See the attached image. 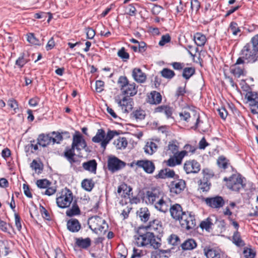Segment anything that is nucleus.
Listing matches in <instances>:
<instances>
[{
	"label": "nucleus",
	"mask_w": 258,
	"mask_h": 258,
	"mask_svg": "<svg viewBox=\"0 0 258 258\" xmlns=\"http://www.w3.org/2000/svg\"><path fill=\"white\" fill-rule=\"evenodd\" d=\"M133 99L129 96H125L121 100L117 101V104L121 107L123 112L128 113L131 111L133 108Z\"/></svg>",
	"instance_id": "13"
},
{
	"label": "nucleus",
	"mask_w": 258,
	"mask_h": 258,
	"mask_svg": "<svg viewBox=\"0 0 258 258\" xmlns=\"http://www.w3.org/2000/svg\"><path fill=\"white\" fill-rule=\"evenodd\" d=\"M73 195L72 191L65 187L60 192L57 194L56 203L57 206L61 209L69 208L73 202Z\"/></svg>",
	"instance_id": "4"
},
{
	"label": "nucleus",
	"mask_w": 258,
	"mask_h": 258,
	"mask_svg": "<svg viewBox=\"0 0 258 258\" xmlns=\"http://www.w3.org/2000/svg\"><path fill=\"white\" fill-rule=\"evenodd\" d=\"M243 254L245 258H254L256 254L255 252L253 249L248 247L244 248Z\"/></svg>",
	"instance_id": "53"
},
{
	"label": "nucleus",
	"mask_w": 258,
	"mask_h": 258,
	"mask_svg": "<svg viewBox=\"0 0 258 258\" xmlns=\"http://www.w3.org/2000/svg\"><path fill=\"white\" fill-rule=\"evenodd\" d=\"M186 187V182L179 177L174 179L169 185L170 192L173 195H177L181 193Z\"/></svg>",
	"instance_id": "6"
},
{
	"label": "nucleus",
	"mask_w": 258,
	"mask_h": 258,
	"mask_svg": "<svg viewBox=\"0 0 258 258\" xmlns=\"http://www.w3.org/2000/svg\"><path fill=\"white\" fill-rule=\"evenodd\" d=\"M189 117L190 118H189L187 122L194 123L195 125L191 128L194 130H196L199 126L200 122H202L200 119V117L199 112L196 110H191V113Z\"/></svg>",
	"instance_id": "17"
},
{
	"label": "nucleus",
	"mask_w": 258,
	"mask_h": 258,
	"mask_svg": "<svg viewBox=\"0 0 258 258\" xmlns=\"http://www.w3.org/2000/svg\"><path fill=\"white\" fill-rule=\"evenodd\" d=\"M143 228L140 227L138 230L139 235L135 236L136 243L138 246H151L154 249L159 248L161 245V239L156 237L152 231H146L145 233L141 232Z\"/></svg>",
	"instance_id": "1"
},
{
	"label": "nucleus",
	"mask_w": 258,
	"mask_h": 258,
	"mask_svg": "<svg viewBox=\"0 0 258 258\" xmlns=\"http://www.w3.org/2000/svg\"><path fill=\"white\" fill-rule=\"evenodd\" d=\"M97 166V163L94 159L84 162L82 164V167L85 170L94 174L96 173Z\"/></svg>",
	"instance_id": "24"
},
{
	"label": "nucleus",
	"mask_w": 258,
	"mask_h": 258,
	"mask_svg": "<svg viewBox=\"0 0 258 258\" xmlns=\"http://www.w3.org/2000/svg\"><path fill=\"white\" fill-rule=\"evenodd\" d=\"M200 3L198 0H191L190 2V8L192 10L197 12L200 8Z\"/></svg>",
	"instance_id": "64"
},
{
	"label": "nucleus",
	"mask_w": 258,
	"mask_h": 258,
	"mask_svg": "<svg viewBox=\"0 0 258 258\" xmlns=\"http://www.w3.org/2000/svg\"><path fill=\"white\" fill-rule=\"evenodd\" d=\"M132 76L134 80L138 83H144L146 80V75L139 68H135L132 72Z\"/></svg>",
	"instance_id": "19"
},
{
	"label": "nucleus",
	"mask_w": 258,
	"mask_h": 258,
	"mask_svg": "<svg viewBox=\"0 0 258 258\" xmlns=\"http://www.w3.org/2000/svg\"><path fill=\"white\" fill-rule=\"evenodd\" d=\"M113 144L117 149H122L126 148L127 142L125 138L119 137L117 139L114 141Z\"/></svg>",
	"instance_id": "39"
},
{
	"label": "nucleus",
	"mask_w": 258,
	"mask_h": 258,
	"mask_svg": "<svg viewBox=\"0 0 258 258\" xmlns=\"http://www.w3.org/2000/svg\"><path fill=\"white\" fill-rule=\"evenodd\" d=\"M118 133L116 131L109 130L107 134H105V138L101 143V147L103 149V151L106 149L107 144L109 142L114 138L115 135H117Z\"/></svg>",
	"instance_id": "22"
},
{
	"label": "nucleus",
	"mask_w": 258,
	"mask_h": 258,
	"mask_svg": "<svg viewBox=\"0 0 258 258\" xmlns=\"http://www.w3.org/2000/svg\"><path fill=\"white\" fill-rule=\"evenodd\" d=\"M75 149H76L73 148V147L71 145V148L69 147H66L64 152V157L66 158L67 160L71 164L76 162L74 158V156L76 155L75 152Z\"/></svg>",
	"instance_id": "21"
},
{
	"label": "nucleus",
	"mask_w": 258,
	"mask_h": 258,
	"mask_svg": "<svg viewBox=\"0 0 258 258\" xmlns=\"http://www.w3.org/2000/svg\"><path fill=\"white\" fill-rule=\"evenodd\" d=\"M137 87L136 84L133 83L131 84L128 83L124 90L121 92L123 95H126L127 96H134L137 93Z\"/></svg>",
	"instance_id": "26"
},
{
	"label": "nucleus",
	"mask_w": 258,
	"mask_h": 258,
	"mask_svg": "<svg viewBox=\"0 0 258 258\" xmlns=\"http://www.w3.org/2000/svg\"><path fill=\"white\" fill-rule=\"evenodd\" d=\"M210 186L211 183L208 181H205L204 179L203 181L200 180V183L199 184V189L203 192L208 191L210 188Z\"/></svg>",
	"instance_id": "49"
},
{
	"label": "nucleus",
	"mask_w": 258,
	"mask_h": 258,
	"mask_svg": "<svg viewBox=\"0 0 258 258\" xmlns=\"http://www.w3.org/2000/svg\"><path fill=\"white\" fill-rule=\"evenodd\" d=\"M137 214L142 221L146 222L149 220L150 213L147 207L140 208V210L138 211Z\"/></svg>",
	"instance_id": "29"
},
{
	"label": "nucleus",
	"mask_w": 258,
	"mask_h": 258,
	"mask_svg": "<svg viewBox=\"0 0 258 258\" xmlns=\"http://www.w3.org/2000/svg\"><path fill=\"white\" fill-rule=\"evenodd\" d=\"M195 73L194 67H186L183 69L182 76L186 80H188Z\"/></svg>",
	"instance_id": "40"
},
{
	"label": "nucleus",
	"mask_w": 258,
	"mask_h": 258,
	"mask_svg": "<svg viewBox=\"0 0 258 258\" xmlns=\"http://www.w3.org/2000/svg\"><path fill=\"white\" fill-rule=\"evenodd\" d=\"M161 76L166 79H171L173 78L175 75V74L174 72L169 69L168 68H164L161 72H160Z\"/></svg>",
	"instance_id": "44"
},
{
	"label": "nucleus",
	"mask_w": 258,
	"mask_h": 258,
	"mask_svg": "<svg viewBox=\"0 0 258 258\" xmlns=\"http://www.w3.org/2000/svg\"><path fill=\"white\" fill-rule=\"evenodd\" d=\"M217 163L218 167L223 170L228 168L230 165L229 161L224 156H220L217 160Z\"/></svg>",
	"instance_id": "37"
},
{
	"label": "nucleus",
	"mask_w": 258,
	"mask_h": 258,
	"mask_svg": "<svg viewBox=\"0 0 258 258\" xmlns=\"http://www.w3.org/2000/svg\"><path fill=\"white\" fill-rule=\"evenodd\" d=\"M135 164L138 167L143 168L144 171L148 174H152L155 169L154 163L150 160H140L136 162H133L131 164V166Z\"/></svg>",
	"instance_id": "10"
},
{
	"label": "nucleus",
	"mask_w": 258,
	"mask_h": 258,
	"mask_svg": "<svg viewBox=\"0 0 258 258\" xmlns=\"http://www.w3.org/2000/svg\"><path fill=\"white\" fill-rule=\"evenodd\" d=\"M133 116L137 119L142 120L145 118V114L143 110H136L133 112Z\"/></svg>",
	"instance_id": "63"
},
{
	"label": "nucleus",
	"mask_w": 258,
	"mask_h": 258,
	"mask_svg": "<svg viewBox=\"0 0 258 258\" xmlns=\"http://www.w3.org/2000/svg\"><path fill=\"white\" fill-rule=\"evenodd\" d=\"M36 183L40 188H46L50 185L51 183L46 179H41L37 180Z\"/></svg>",
	"instance_id": "47"
},
{
	"label": "nucleus",
	"mask_w": 258,
	"mask_h": 258,
	"mask_svg": "<svg viewBox=\"0 0 258 258\" xmlns=\"http://www.w3.org/2000/svg\"><path fill=\"white\" fill-rule=\"evenodd\" d=\"M155 207L156 209L164 213L168 211L169 208L168 202L165 201L163 197H161L159 200L157 201L155 204Z\"/></svg>",
	"instance_id": "20"
},
{
	"label": "nucleus",
	"mask_w": 258,
	"mask_h": 258,
	"mask_svg": "<svg viewBox=\"0 0 258 258\" xmlns=\"http://www.w3.org/2000/svg\"><path fill=\"white\" fill-rule=\"evenodd\" d=\"M240 54V56L237 59V64L254 63L258 60V51L250 43L243 46Z\"/></svg>",
	"instance_id": "2"
},
{
	"label": "nucleus",
	"mask_w": 258,
	"mask_h": 258,
	"mask_svg": "<svg viewBox=\"0 0 258 258\" xmlns=\"http://www.w3.org/2000/svg\"><path fill=\"white\" fill-rule=\"evenodd\" d=\"M167 242L173 246H177L179 244L180 240L179 237L176 234H172L167 238Z\"/></svg>",
	"instance_id": "45"
},
{
	"label": "nucleus",
	"mask_w": 258,
	"mask_h": 258,
	"mask_svg": "<svg viewBox=\"0 0 258 258\" xmlns=\"http://www.w3.org/2000/svg\"><path fill=\"white\" fill-rule=\"evenodd\" d=\"M117 83L120 87V90L122 92L124 88L126 87L129 82L127 78L125 76H120L117 81Z\"/></svg>",
	"instance_id": "46"
},
{
	"label": "nucleus",
	"mask_w": 258,
	"mask_h": 258,
	"mask_svg": "<svg viewBox=\"0 0 258 258\" xmlns=\"http://www.w3.org/2000/svg\"><path fill=\"white\" fill-rule=\"evenodd\" d=\"M204 254L207 258H220L221 254L218 250L214 248H204Z\"/></svg>",
	"instance_id": "32"
},
{
	"label": "nucleus",
	"mask_w": 258,
	"mask_h": 258,
	"mask_svg": "<svg viewBox=\"0 0 258 258\" xmlns=\"http://www.w3.org/2000/svg\"><path fill=\"white\" fill-rule=\"evenodd\" d=\"M162 192H160L158 189H153L151 190H148L146 192V196L150 204H155L156 201L161 198Z\"/></svg>",
	"instance_id": "15"
},
{
	"label": "nucleus",
	"mask_w": 258,
	"mask_h": 258,
	"mask_svg": "<svg viewBox=\"0 0 258 258\" xmlns=\"http://www.w3.org/2000/svg\"><path fill=\"white\" fill-rule=\"evenodd\" d=\"M229 30L232 32L234 35H237L238 33L240 32V29L238 27V24L235 22H231L230 23Z\"/></svg>",
	"instance_id": "52"
},
{
	"label": "nucleus",
	"mask_w": 258,
	"mask_h": 258,
	"mask_svg": "<svg viewBox=\"0 0 258 258\" xmlns=\"http://www.w3.org/2000/svg\"><path fill=\"white\" fill-rule=\"evenodd\" d=\"M27 41L34 45H39V41L33 33H29L27 36Z\"/></svg>",
	"instance_id": "61"
},
{
	"label": "nucleus",
	"mask_w": 258,
	"mask_h": 258,
	"mask_svg": "<svg viewBox=\"0 0 258 258\" xmlns=\"http://www.w3.org/2000/svg\"><path fill=\"white\" fill-rule=\"evenodd\" d=\"M232 241L233 243L239 247H242L245 245L244 241L241 239L240 233L238 231L234 232L232 236Z\"/></svg>",
	"instance_id": "34"
},
{
	"label": "nucleus",
	"mask_w": 258,
	"mask_h": 258,
	"mask_svg": "<svg viewBox=\"0 0 258 258\" xmlns=\"http://www.w3.org/2000/svg\"><path fill=\"white\" fill-rule=\"evenodd\" d=\"M160 221L157 219H154L149 222V224L146 226L143 227V229L148 231H157L159 228L161 227V225L159 224Z\"/></svg>",
	"instance_id": "31"
},
{
	"label": "nucleus",
	"mask_w": 258,
	"mask_h": 258,
	"mask_svg": "<svg viewBox=\"0 0 258 258\" xmlns=\"http://www.w3.org/2000/svg\"><path fill=\"white\" fill-rule=\"evenodd\" d=\"M212 225V219L210 218H208L201 222L200 227L203 229H205L208 230L211 228Z\"/></svg>",
	"instance_id": "51"
},
{
	"label": "nucleus",
	"mask_w": 258,
	"mask_h": 258,
	"mask_svg": "<svg viewBox=\"0 0 258 258\" xmlns=\"http://www.w3.org/2000/svg\"><path fill=\"white\" fill-rule=\"evenodd\" d=\"M144 149L146 154L152 155L156 151L157 149V146L153 142H148L144 147Z\"/></svg>",
	"instance_id": "35"
},
{
	"label": "nucleus",
	"mask_w": 258,
	"mask_h": 258,
	"mask_svg": "<svg viewBox=\"0 0 258 258\" xmlns=\"http://www.w3.org/2000/svg\"><path fill=\"white\" fill-rule=\"evenodd\" d=\"M194 40L198 46H203L205 45L207 39L204 34L201 33H197L194 35Z\"/></svg>",
	"instance_id": "36"
},
{
	"label": "nucleus",
	"mask_w": 258,
	"mask_h": 258,
	"mask_svg": "<svg viewBox=\"0 0 258 258\" xmlns=\"http://www.w3.org/2000/svg\"><path fill=\"white\" fill-rule=\"evenodd\" d=\"M245 178H242L240 175L233 174L229 177H224V180L226 181L227 187L235 191H239L241 189L248 190L246 184L244 183Z\"/></svg>",
	"instance_id": "3"
},
{
	"label": "nucleus",
	"mask_w": 258,
	"mask_h": 258,
	"mask_svg": "<svg viewBox=\"0 0 258 258\" xmlns=\"http://www.w3.org/2000/svg\"><path fill=\"white\" fill-rule=\"evenodd\" d=\"M125 163L114 156L108 157L107 161L108 169L112 172H115L124 167Z\"/></svg>",
	"instance_id": "8"
},
{
	"label": "nucleus",
	"mask_w": 258,
	"mask_h": 258,
	"mask_svg": "<svg viewBox=\"0 0 258 258\" xmlns=\"http://www.w3.org/2000/svg\"><path fill=\"white\" fill-rule=\"evenodd\" d=\"M28 62V60L24 57V54L20 56L16 61L15 64L19 68H23Z\"/></svg>",
	"instance_id": "54"
},
{
	"label": "nucleus",
	"mask_w": 258,
	"mask_h": 258,
	"mask_svg": "<svg viewBox=\"0 0 258 258\" xmlns=\"http://www.w3.org/2000/svg\"><path fill=\"white\" fill-rule=\"evenodd\" d=\"M191 109H188V110H184L181 112L179 113V116L180 117V119L188 121L189 118H190V113Z\"/></svg>",
	"instance_id": "57"
},
{
	"label": "nucleus",
	"mask_w": 258,
	"mask_h": 258,
	"mask_svg": "<svg viewBox=\"0 0 258 258\" xmlns=\"http://www.w3.org/2000/svg\"><path fill=\"white\" fill-rule=\"evenodd\" d=\"M156 111L164 113L167 118L171 117L172 114V108L168 106H159L156 108Z\"/></svg>",
	"instance_id": "43"
},
{
	"label": "nucleus",
	"mask_w": 258,
	"mask_h": 258,
	"mask_svg": "<svg viewBox=\"0 0 258 258\" xmlns=\"http://www.w3.org/2000/svg\"><path fill=\"white\" fill-rule=\"evenodd\" d=\"M169 211L172 218L175 220L179 219V217L183 212L181 206L178 204L171 206L169 208Z\"/></svg>",
	"instance_id": "18"
},
{
	"label": "nucleus",
	"mask_w": 258,
	"mask_h": 258,
	"mask_svg": "<svg viewBox=\"0 0 258 258\" xmlns=\"http://www.w3.org/2000/svg\"><path fill=\"white\" fill-rule=\"evenodd\" d=\"M118 56L122 59H127L130 57L129 54L125 51L124 47H122L117 52Z\"/></svg>",
	"instance_id": "60"
},
{
	"label": "nucleus",
	"mask_w": 258,
	"mask_h": 258,
	"mask_svg": "<svg viewBox=\"0 0 258 258\" xmlns=\"http://www.w3.org/2000/svg\"><path fill=\"white\" fill-rule=\"evenodd\" d=\"M88 224L89 228L94 231L98 230L101 232H105L106 231L105 226L106 227H108L105 220L97 216L89 218Z\"/></svg>",
	"instance_id": "5"
},
{
	"label": "nucleus",
	"mask_w": 258,
	"mask_h": 258,
	"mask_svg": "<svg viewBox=\"0 0 258 258\" xmlns=\"http://www.w3.org/2000/svg\"><path fill=\"white\" fill-rule=\"evenodd\" d=\"M132 190V188L125 183L121 184L117 188V192L118 194H121L122 192V194L121 196L123 198L129 197L130 195V192Z\"/></svg>",
	"instance_id": "30"
},
{
	"label": "nucleus",
	"mask_w": 258,
	"mask_h": 258,
	"mask_svg": "<svg viewBox=\"0 0 258 258\" xmlns=\"http://www.w3.org/2000/svg\"><path fill=\"white\" fill-rule=\"evenodd\" d=\"M82 186L86 191H90L94 186V183L92 179H85L82 182Z\"/></svg>",
	"instance_id": "42"
},
{
	"label": "nucleus",
	"mask_w": 258,
	"mask_h": 258,
	"mask_svg": "<svg viewBox=\"0 0 258 258\" xmlns=\"http://www.w3.org/2000/svg\"><path fill=\"white\" fill-rule=\"evenodd\" d=\"M66 213L67 216L70 217L81 214V210L76 201L73 203L72 207L68 209Z\"/></svg>",
	"instance_id": "28"
},
{
	"label": "nucleus",
	"mask_w": 258,
	"mask_h": 258,
	"mask_svg": "<svg viewBox=\"0 0 258 258\" xmlns=\"http://www.w3.org/2000/svg\"><path fill=\"white\" fill-rule=\"evenodd\" d=\"M187 218H188L190 220V224H191L190 226H192V223H194L193 221L194 220V215H192L191 212L183 211L179 217V219H178V221H179L181 225H185V223L186 222L185 221H186ZM186 224L187 223L186 225Z\"/></svg>",
	"instance_id": "27"
},
{
	"label": "nucleus",
	"mask_w": 258,
	"mask_h": 258,
	"mask_svg": "<svg viewBox=\"0 0 258 258\" xmlns=\"http://www.w3.org/2000/svg\"><path fill=\"white\" fill-rule=\"evenodd\" d=\"M72 146L77 151H80L83 149L87 151L86 142L81 134L78 131L76 132L75 134L73 135Z\"/></svg>",
	"instance_id": "9"
},
{
	"label": "nucleus",
	"mask_w": 258,
	"mask_h": 258,
	"mask_svg": "<svg viewBox=\"0 0 258 258\" xmlns=\"http://www.w3.org/2000/svg\"><path fill=\"white\" fill-rule=\"evenodd\" d=\"M149 102L152 104H159L162 100V96L160 93L156 91H153L150 93L149 96Z\"/></svg>",
	"instance_id": "33"
},
{
	"label": "nucleus",
	"mask_w": 258,
	"mask_h": 258,
	"mask_svg": "<svg viewBox=\"0 0 258 258\" xmlns=\"http://www.w3.org/2000/svg\"><path fill=\"white\" fill-rule=\"evenodd\" d=\"M105 132L103 129L98 130L96 135L92 139V141L94 143H101L105 138Z\"/></svg>",
	"instance_id": "38"
},
{
	"label": "nucleus",
	"mask_w": 258,
	"mask_h": 258,
	"mask_svg": "<svg viewBox=\"0 0 258 258\" xmlns=\"http://www.w3.org/2000/svg\"><path fill=\"white\" fill-rule=\"evenodd\" d=\"M202 171L204 177L207 179H210L214 176V172L210 169L204 168Z\"/></svg>",
	"instance_id": "59"
},
{
	"label": "nucleus",
	"mask_w": 258,
	"mask_h": 258,
	"mask_svg": "<svg viewBox=\"0 0 258 258\" xmlns=\"http://www.w3.org/2000/svg\"><path fill=\"white\" fill-rule=\"evenodd\" d=\"M183 169L187 174L198 173L201 170V165L196 160H189L184 163Z\"/></svg>",
	"instance_id": "11"
},
{
	"label": "nucleus",
	"mask_w": 258,
	"mask_h": 258,
	"mask_svg": "<svg viewBox=\"0 0 258 258\" xmlns=\"http://www.w3.org/2000/svg\"><path fill=\"white\" fill-rule=\"evenodd\" d=\"M75 245L78 247L87 249L91 245V240L89 237L83 238V237H78L75 239Z\"/></svg>",
	"instance_id": "16"
},
{
	"label": "nucleus",
	"mask_w": 258,
	"mask_h": 258,
	"mask_svg": "<svg viewBox=\"0 0 258 258\" xmlns=\"http://www.w3.org/2000/svg\"><path fill=\"white\" fill-rule=\"evenodd\" d=\"M245 98H246L248 101H250L252 102L253 104H254L255 102H256L255 100L258 99V93L252 91L248 92L245 95Z\"/></svg>",
	"instance_id": "48"
},
{
	"label": "nucleus",
	"mask_w": 258,
	"mask_h": 258,
	"mask_svg": "<svg viewBox=\"0 0 258 258\" xmlns=\"http://www.w3.org/2000/svg\"><path fill=\"white\" fill-rule=\"evenodd\" d=\"M170 40L171 37L168 34L162 35L161 40L159 42V45L164 46L166 43L169 42Z\"/></svg>",
	"instance_id": "62"
},
{
	"label": "nucleus",
	"mask_w": 258,
	"mask_h": 258,
	"mask_svg": "<svg viewBox=\"0 0 258 258\" xmlns=\"http://www.w3.org/2000/svg\"><path fill=\"white\" fill-rule=\"evenodd\" d=\"M168 149L171 152V153L178 154V146L175 144L174 141L170 142L168 145Z\"/></svg>",
	"instance_id": "55"
},
{
	"label": "nucleus",
	"mask_w": 258,
	"mask_h": 258,
	"mask_svg": "<svg viewBox=\"0 0 258 258\" xmlns=\"http://www.w3.org/2000/svg\"><path fill=\"white\" fill-rule=\"evenodd\" d=\"M52 135V136H51V143L53 144L55 143L58 144L63 139L62 135L58 132H53Z\"/></svg>",
	"instance_id": "50"
},
{
	"label": "nucleus",
	"mask_w": 258,
	"mask_h": 258,
	"mask_svg": "<svg viewBox=\"0 0 258 258\" xmlns=\"http://www.w3.org/2000/svg\"><path fill=\"white\" fill-rule=\"evenodd\" d=\"M67 229L73 233H76L81 229V224L79 220L76 218L69 220L67 223Z\"/></svg>",
	"instance_id": "14"
},
{
	"label": "nucleus",
	"mask_w": 258,
	"mask_h": 258,
	"mask_svg": "<svg viewBox=\"0 0 258 258\" xmlns=\"http://www.w3.org/2000/svg\"><path fill=\"white\" fill-rule=\"evenodd\" d=\"M37 140V144L43 147L51 143V136L49 134H41L39 135Z\"/></svg>",
	"instance_id": "23"
},
{
	"label": "nucleus",
	"mask_w": 258,
	"mask_h": 258,
	"mask_svg": "<svg viewBox=\"0 0 258 258\" xmlns=\"http://www.w3.org/2000/svg\"><path fill=\"white\" fill-rule=\"evenodd\" d=\"M190 220L188 219V218H187V220H186V222L185 223V224L187 223L186 225H181V227L183 228H185L186 229V230H190V229H194L196 228V219H195V217L194 216V220L193 221L194 223H192V226H191V222L190 221Z\"/></svg>",
	"instance_id": "58"
},
{
	"label": "nucleus",
	"mask_w": 258,
	"mask_h": 258,
	"mask_svg": "<svg viewBox=\"0 0 258 258\" xmlns=\"http://www.w3.org/2000/svg\"><path fill=\"white\" fill-rule=\"evenodd\" d=\"M239 64H237V61L236 63L231 67V72L236 77L239 78L241 75H243V68L240 67L238 66Z\"/></svg>",
	"instance_id": "41"
},
{
	"label": "nucleus",
	"mask_w": 258,
	"mask_h": 258,
	"mask_svg": "<svg viewBox=\"0 0 258 258\" xmlns=\"http://www.w3.org/2000/svg\"><path fill=\"white\" fill-rule=\"evenodd\" d=\"M197 246V243L192 238H188L185 240L181 244V247L183 250H191Z\"/></svg>",
	"instance_id": "25"
},
{
	"label": "nucleus",
	"mask_w": 258,
	"mask_h": 258,
	"mask_svg": "<svg viewBox=\"0 0 258 258\" xmlns=\"http://www.w3.org/2000/svg\"><path fill=\"white\" fill-rule=\"evenodd\" d=\"M187 154L185 150L179 152L178 154H175L166 161V165L169 167H174L177 165H180L184 157Z\"/></svg>",
	"instance_id": "12"
},
{
	"label": "nucleus",
	"mask_w": 258,
	"mask_h": 258,
	"mask_svg": "<svg viewBox=\"0 0 258 258\" xmlns=\"http://www.w3.org/2000/svg\"><path fill=\"white\" fill-rule=\"evenodd\" d=\"M204 201L207 206L217 210L222 208L225 205L224 198L219 195L205 198Z\"/></svg>",
	"instance_id": "7"
},
{
	"label": "nucleus",
	"mask_w": 258,
	"mask_h": 258,
	"mask_svg": "<svg viewBox=\"0 0 258 258\" xmlns=\"http://www.w3.org/2000/svg\"><path fill=\"white\" fill-rule=\"evenodd\" d=\"M137 10L133 4H130L126 7L125 13L126 14L133 16L136 14Z\"/></svg>",
	"instance_id": "56"
}]
</instances>
